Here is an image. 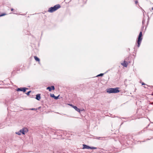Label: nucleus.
Instances as JSON below:
<instances>
[{
  "label": "nucleus",
  "mask_w": 153,
  "mask_h": 153,
  "mask_svg": "<svg viewBox=\"0 0 153 153\" xmlns=\"http://www.w3.org/2000/svg\"><path fill=\"white\" fill-rule=\"evenodd\" d=\"M144 28V26H143L142 27L141 29V31L140 32L138 37L136 39V45L138 48L140 47L143 39V35L142 31H143Z\"/></svg>",
  "instance_id": "nucleus-1"
},
{
  "label": "nucleus",
  "mask_w": 153,
  "mask_h": 153,
  "mask_svg": "<svg viewBox=\"0 0 153 153\" xmlns=\"http://www.w3.org/2000/svg\"><path fill=\"white\" fill-rule=\"evenodd\" d=\"M119 89L118 87L108 88L106 89V92L109 94L117 93L120 92Z\"/></svg>",
  "instance_id": "nucleus-2"
},
{
  "label": "nucleus",
  "mask_w": 153,
  "mask_h": 153,
  "mask_svg": "<svg viewBox=\"0 0 153 153\" xmlns=\"http://www.w3.org/2000/svg\"><path fill=\"white\" fill-rule=\"evenodd\" d=\"M61 7V6L59 4H57L54 5L53 7H50L48 10V11L50 13H52L56 10Z\"/></svg>",
  "instance_id": "nucleus-3"
},
{
  "label": "nucleus",
  "mask_w": 153,
  "mask_h": 153,
  "mask_svg": "<svg viewBox=\"0 0 153 153\" xmlns=\"http://www.w3.org/2000/svg\"><path fill=\"white\" fill-rule=\"evenodd\" d=\"M28 89V88L26 87H20L18 88L17 89H16V90L18 92L21 91L23 92H25L26 91V90Z\"/></svg>",
  "instance_id": "nucleus-4"
},
{
  "label": "nucleus",
  "mask_w": 153,
  "mask_h": 153,
  "mask_svg": "<svg viewBox=\"0 0 153 153\" xmlns=\"http://www.w3.org/2000/svg\"><path fill=\"white\" fill-rule=\"evenodd\" d=\"M83 149H97V148L95 147H91L88 146H87L85 144H83Z\"/></svg>",
  "instance_id": "nucleus-5"
},
{
  "label": "nucleus",
  "mask_w": 153,
  "mask_h": 153,
  "mask_svg": "<svg viewBox=\"0 0 153 153\" xmlns=\"http://www.w3.org/2000/svg\"><path fill=\"white\" fill-rule=\"evenodd\" d=\"M28 131V129L27 128L24 127L20 130V132L23 134H25V133H27Z\"/></svg>",
  "instance_id": "nucleus-6"
},
{
  "label": "nucleus",
  "mask_w": 153,
  "mask_h": 153,
  "mask_svg": "<svg viewBox=\"0 0 153 153\" xmlns=\"http://www.w3.org/2000/svg\"><path fill=\"white\" fill-rule=\"evenodd\" d=\"M47 90H48L49 91H51L52 90H54L55 89V87L53 85H51L50 86L46 88Z\"/></svg>",
  "instance_id": "nucleus-7"
},
{
  "label": "nucleus",
  "mask_w": 153,
  "mask_h": 153,
  "mask_svg": "<svg viewBox=\"0 0 153 153\" xmlns=\"http://www.w3.org/2000/svg\"><path fill=\"white\" fill-rule=\"evenodd\" d=\"M50 96L51 97L54 98V99L57 100L59 99V95L57 96H55L54 94H50Z\"/></svg>",
  "instance_id": "nucleus-8"
},
{
  "label": "nucleus",
  "mask_w": 153,
  "mask_h": 153,
  "mask_svg": "<svg viewBox=\"0 0 153 153\" xmlns=\"http://www.w3.org/2000/svg\"><path fill=\"white\" fill-rule=\"evenodd\" d=\"M123 66L126 67L127 66L128 63L127 62L124 60L123 62L121 64Z\"/></svg>",
  "instance_id": "nucleus-9"
},
{
  "label": "nucleus",
  "mask_w": 153,
  "mask_h": 153,
  "mask_svg": "<svg viewBox=\"0 0 153 153\" xmlns=\"http://www.w3.org/2000/svg\"><path fill=\"white\" fill-rule=\"evenodd\" d=\"M40 94H38L36 95V97H35V99L38 100H39L41 98Z\"/></svg>",
  "instance_id": "nucleus-10"
},
{
  "label": "nucleus",
  "mask_w": 153,
  "mask_h": 153,
  "mask_svg": "<svg viewBox=\"0 0 153 153\" xmlns=\"http://www.w3.org/2000/svg\"><path fill=\"white\" fill-rule=\"evenodd\" d=\"M72 108L78 112L80 111V108H78L76 106H73Z\"/></svg>",
  "instance_id": "nucleus-11"
},
{
  "label": "nucleus",
  "mask_w": 153,
  "mask_h": 153,
  "mask_svg": "<svg viewBox=\"0 0 153 153\" xmlns=\"http://www.w3.org/2000/svg\"><path fill=\"white\" fill-rule=\"evenodd\" d=\"M34 58L36 61L37 62H39L40 61V59H39V58L37 56H34Z\"/></svg>",
  "instance_id": "nucleus-12"
},
{
  "label": "nucleus",
  "mask_w": 153,
  "mask_h": 153,
  "mask_svg": "<svg viewBox=\"0 0 153 153\" xmlns=\"http://www.w3.org/2000/svg\"><path fill=\"white\" fill-rule=\"evenodd\" d=\"M7 14L4 13H1L0 14V17L7 15Z\"/></svg>",
  "instance_id": "nucleus-13"
},
{
  "label": "nucleus",
  "mask_w": 153,
  "mask_h": 153,
  "mask_svg": "<svg viewBox=\"0 0 153 153\" xmlns=\"http://www.w3.org/2000/svg\"><path fill=\"white\" fill-rule=\"evenodd\" d=\"M85 111V110L83 108L82 109H80V111H78V112H79V113L80 114H81V112H84Z\"/></svg>",
  "instance_id": "nucleus-14"
},
{
  "label": "nucleus",
  "mask_w": 153,
  "mask_h": 153,
  "mask_svg": "<svg viewBox=\"0 0 153 153\" xmlns=\"http://www.w3.org/2000/svg\"><path fill=\"white\" fill-rule=\"evenodd\" d=\"M141 83L142 84V85H146L148 86V85H146V84H145L144 82H141ZM149 87H152L153 86L149 85Z\"/></svg>",
  "instance_id": "nucleus-15"
},
{
  "label": "nucleus",
  "mask_w": 153,
  "mask_h": 153,
  "mask_svg": "<svg viewBox=\"0 0 153 153\" xmlns=\"http://www.w3.org/2000/svg\"><path fill=\"white\" fill-rule=\"evenodd\" d=\"M31 91H28L27 92V93H25V94L27 96H29L30 95V94L31 93Z\"/></svg>",
  "instance_id": "nucleus-16"
},
{
  "label": "nucleus",
  "mask_w": 153,
  "mask_h": 153,
  "mask_svg": "<svg viewBox=\"0 0 153 153\" xmlns=\"http://www.w3.org/2000/svg\"><path fill=\"white\" fill-rule=\"evenodd\" d=\"M22 132H20V130L18 132H16V134H18L19 135H20Z\"/></svg>",
  "instance_id": "nucleus-17"
},
{
  "label": "nucleus",
  "mask_w": 153,
  "mask_h": 153,
  "mask_svg": "<svg viewBox=\"0 0 153 153\" xmlns=\"http://www.w3.org/2000/svg\"><path fill=\"white\" fill-rule=\"evenodd\" d=\"M104 74V73H101L99 74V76H102Z\"/></svg>",
  "instance_id": "nucleus-18"
},
{
  "label": "nucleus",
  "mask_w": 153,
  "mask_h": 153,
  "mask_svg": "<svg viewBox=\"0 0 153 153\" xmlns=\"http://www.w3.org/2000/svg\"><path fill=\"white\" fill-rule=\"evenodd\" d=\"M16 12V11H14L13 13L14 14H18L17 13V12Z\"/></svg>",
  "instance_id": "nucleus-19"
},
{
  "label": "nucleus",
  "mask_w": 153,
  "mask_h": 153,
  "mask_svg": "<svg viewBox=\"0 0 153 153\" xmlns=\"http://www.w3.org/2000/svg\"><path fill=\"white\" fill-rule=\"evenodd\" d=\"M145 20L144 19H143L142 21V24L143 25L145 23Z\"/></svg>",
  "instance_id": "nucleus-20"
},
{
  "label": "nucleus",
  "mask_w": 153,
  "mask_h": 153,
  "mask_svg": "<svg viewBox=\"0 0 153 153\" xmlns=\"http://www.w3.org/2000/svg\"><path fill=\"white\" fill-rule=\"evenodd\" d=\"M30 109V110H37L36 109H35V108H32Z\"/></svg>",
  "instance_id": "nucleus-21"
},
{
  "label": "nucleus",
  "mask_w": 153,
  "mask_h": 153,
  "mask_svg": "<svg viewBox=\"0 0 153 153\" xmlns=\"http://www.w3.org/2000/svg\"><path fill=\"white\" fill-rule=\"evenodd\" d=\"M149 17H148V21H147V24H148V23H149Z\"/></svg>",
  "instance_id": "nucleus-22"
},
{
  "label": "nucleus",
  "mask_w": 153,
  "mask_h": 153,
  "mask_svg": "<svg viewBox=\"0 0 153 153\" xmlns=\"http://www.w3.org/2000/svg\"><path fill=\"white\" fill-rule=\"evenodd\" d=\"M135 4H137L138 3V1L137 0H135Z\"/></svg>",
  "instance_id": "nucleus-23"
},
{
  "label": "nucleus",
  "mask_w": 153,
  "mask_h": 153,
  "mask_svg": "<svg viewBox=\"0 0 153 153\" xmlns=\"http://www.w3.org/2000/svg\"><path fill=\"white\" fill-rule=\"evenodd\" d=\"M69 105L71 106L72 107H73V106L74 105H73L72 104H69Z\"/></svg>",
  "instance_id": "nucleus-24"
},
{
  "label": "nucleus",
  "mask_w": 153,
  "mask_h": 153,
  "mask_svg": "<svg viewBox=\"0 0 153 153\" xmlns=\"http://www.w3.org/2000/svg\"><path fill=\"white\" fill-rule=\"evenodd\" d=\"M108 71H109V70H107V71H106L105 73H104V74L106 73H107Z\"/></svg>",
  "instance_id": "nucleus-25"
},
{
  "label": "nucleus",
  "mask_w": 153,
  "mask_h": 153,
  "mask_svg": "<svg viewBox=\"0 0 153 153\" xmlns=\"http://www.w3.org/2000/svg\"><path fill=\"white\" fill-rule=\"evenodd\" d=\"M13 10H14V9H13V8H11V11H13Z\"/></svg>",
  "instance_id": "nucleus-26"
},
{
  "label": "nucleus",
  "mask_w": 153,
  "mask_h": 153,
  "mask_svg": "<svg viewBox=\"0 0 153 153\" xmlns=\"http://www.w3.org/2000/svg\"><path fill=\"white\" fill-rule=\"evenodd\" d=\"M99 76H99V74H98V75H97L96 77H99Z\"/></svg>",
  "instance_id": "nucleus-27"
},
{
  "label": "nucleus",
  "mask_w": 153,
  "mask_h": 153,
  "mask_svg": "<svg viewBox=\"0 0 153 153\" xmlns=\"http://www.w3.org/2000/svg\"><path fill=\"white\" fill-rule=\"evenodd\" d=\"M152 10H153V7H152Z\"/></svg>",
  "instance_id": "nucleus-28"
},
{
  "label": "nucleus",
  "mask_w": 153,
  "mask_h": 153,
  "mask_svg": "<svg viewBox=\"0 0 153 153\" xmlns=\"http://www.w3.org/2000/svg\"><path fill=\"white\" fill-rule=\"evenodd\" d=\"M144 88H147V87H146V86H144Z\"/></svg>",
  "instance_id": "nucleus-29"
}]
</instances>
